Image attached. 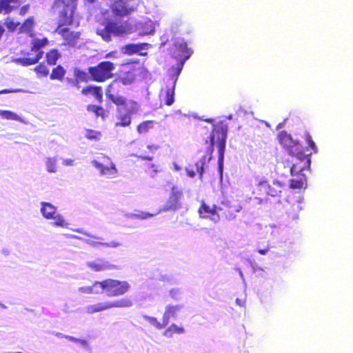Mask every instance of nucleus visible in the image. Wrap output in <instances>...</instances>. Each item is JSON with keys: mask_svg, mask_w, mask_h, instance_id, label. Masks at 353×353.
Instances as JSON below:
<instances>
[{"mask_svg": "<svg viewBox=\"0 0 353 353\" xmlns=\"http://www.w3.org/2000/svg\"><path fill=\"white\" fill-rule=\"evenodd\" d=\"M117 52H112L106 54V58H111V57H116Z\"/></svg>", "mask_w": 353, "mask_h": 353, "instance_id": "58", "label": "nucleus"}, {"mask_svg": "<svg viewBox=\"0 0 353 353\" xmlns=\"http://www.w3.org/2000/svg\"><path fill=\"white\" fill-rule=\"evenodd\" d=\"M132 27L127 21H108L104 26L97 29V34L101 35L103 40L110 41L111 34L121 36L131 32Z\"/></svg>", "mask_w": 353, "mask_h": 353, "instance_id": "5", "label": "nucleus"}, {"mask_svg": "<svg viewBox=\"0 0 353 353\" xmlns=\"http://www.w3.org/2000/svg\"><path fill=\"white\" fill-rule=\"evenodd\" d=\"M142 316L144 320L147 321L150 325L154 326L158 330H161L165 327L163 325V323H161L154 317L149 316L148 315H143Z\"/></svg>", "mask_w": 353, "mask_h": 353, "instance_id": "37", "label": "nucleus"}, {"mask_svg": "<svg viewBox=\"0 0 353 353\" xmlns=\"http://www.w3.org/2000/svg\"><path fill=\"white\" fill-rule=\"evenodd\" d=\"M170 188L172 190V194L168 201L156 212V214H159L163 212L175 211L176 209V194L174 191V187L172 186Z\"/></svg>", "mask_w": 353, "mask_h": 353, "instance_id": "19", "label": "nucleus"}, {"mask_svg": "<svg viewBox=\"0 0 353 353\" xmlns=\"http://www.w3.org/2000/svg\"><path fill=\"white\" fill-rule=\"evenodd\" d=\"M74 159H62L63 164L66 166L74 165Z\"/></svg>", "mask_w": 353, "mask_h": 353, "instance_id": "51", "label": "nucleus"}, {"mask_svg": "<svg viewBox=\"0 0 353 353\" xmlns=\"http://www.w3.org/2000/svg\"><path fill=\"white\" fill-rule=\"evenodd\" d=\"M0 116L7 120H14L17 121L21 123H25L23 119L20 117L19 115H17L14 112L10 111V110H0Z\"/></svg>", "mask_w": 353, "mask_h": 353, "instance_id": "29", "label": "nucleus"}, {"mask_svg": "<svg viewBox=\"0 0 353 353\" xmlns=\"http://www.w3.org/2000/svg\"><path fill=\"white\" fill-rule=\"evenodd\" d=\"M52 220H54V221L51 223L54 227L67 228L69 225V223L67 222V221L61 214L59 213H57L54 216H53Z\"/></svg>", "mask_w": 353, "mask_h": 353, "instance_id": "30", "label": "nucleus"}, {"mask_svg": "<svg viewBox=\"0 0 353 353\" xmlns=\"http://www.w3.org/2000/svg\"><path fill=\"white\" fill-rule=\"evenodd\" d=\"M223 157H224V156H219V160H218L219 169L221 174L222 170H223Z\"/></svg>", "mask_w": 353, "mask_h": 353, "instance_id": "53", "label": "nucleus"}, {"mask_svg": "<svg viewBox=\"0 0 353 353\" xmlns=\"http://www.w3.org/2000/svg\"><path fill=\"white\" fill-rule=\"evenodd\" d=\"M92 94L99 101H101L103 94H102V89L100 87H95L94 88V90L92 92Z\"/></svg>", "mask_w": 353, "mask_h": 353, "instance_id": "46", "label": "nucleus"}, {"mask_svg": "<svg viewBox=\"0 0 353 353\" xmlns=\"http://www.w3.org/2000/svg\"><path fill=\"white\" fill-rule=\"evenodd\" d=\"M60 57L57 50H52L46 54V59L48 63L50 65H54Z\"/></svg>", "mask_w": 353, "mask_h": 353, "instance_id": "35", "label": "nucleus"}, {"mask_svg": "<svg viewBox=\"0 0 353 353\" xmlns=\"http://www.w3.org/2000/svg\"><path fill=\"white\" fill-rule=\"evenodd\" d=\"M77 343H79L82 347H83L85 348H86L88 345V342L84 339H78Z\"/></svg>", "mask_w": 353, "mask_h": 353, "instance_id": "56", "label": "nucleus"}, {"mask_svg": "<svg viewBox=\"0 0 353 353\" xmlns=\"http://www.w3.org/2000/svg\"><path fill=\"white\" fill-rule=\"evenodd\" d=\"M305 139L306 143H307V150L310 151V154H312V152L314 154H316L318 152V148L316 147V145L312 140L311 135L309 134V133H306L305 134Z\"/></svg>", "mask_w": 353, "mask_h": 353, "instance_id": "31", "label": "nucleus"}, {"mask_svg": "<svg viewBox=\"0 0 353 353\" xmlns=\"http://www.w3.org/2000/svg\"><path fill=\"white\" fill-rule=\"evenodd\" d=\"M54 335L57 337H63V338H64V336H65V334H63L61 332H55Z\"/></svg>", "mask_w": 353, "mask_h": 353, "instance_id": "61", "label": "nucleus"}, {"mask_svg": "<svg viewBox=\"0 0 353 353\" xmlns=\"http://www.w3.org/2000/svg\"><path fill=\"white\" fill-rule=\"evenodd\" d=\"M176 313V307L174 305H168L165 308V312L163 315V325L166 326L171 317L174 318Z\"/></svg>", "mask_w": 353, "mask_h": 353, "instance_id": "28", "label": "nucleus"}, {"mask_svg": "<svg viewBox=\"0 0 353 353\" xmlns=\"http://www.w3.org/2000/svg\"><path fill=\"white\" fill-rule=\"evenodd\" d=\"M283 189L284 185L281 181L274 180L272 183H269L268 180L263 179L257 183L258 196H255L254 199L258 203L268 202L270 197L280 199Z\"/></svg>", "mask_w": 353, "mask_h": 353, "instance_id": "2", "label": "nucleus"}, {"mask_svg": "<svg viewBox=\"0 0 353 353\" xmlns=\"http://www.w3.org/2000/svg\"><path fill=\"white\" fill-rule=\"evenodd\" d=\"M279 143L286 149L289 154H303L301 151V145L297 141L293 140L292 135L285 130L281 131L278 135Z\"/></svg>", "mask_w": 353, "mask_h": 353, "instance_id": "10", "label": "nucleus"}, {"mask_svg": "<svg viewBox=\"0 0 353 353\" xmlns=\"http://www.w3.org/2000/svg\"><path fill=\"white\" fill-rule=\"evenodd\" d=\"M33 26H34L33 18L32 17L29 18L21 26V32H29L31 31Z\"/></svg>", "mask_w": 353, "mask_h": 353, "instance_id": "41", "label": "nucleus"}, {"mask_svg": "<svg viewBox=\"0 0 353 353\" xmlns=\"http://www.w3.org/2000/svg\"><path fill=\"white\" fill-rule=\"evenodd\" d=\"M92 294H106V279L103 281H94L91 285Z\"/></svg>", "mask_w": 353, "mask_h": 353, "instance_id": "27", "label": "nucleus"}, {"mask_svg": "<svg viewBox=\"0 0 353 353\" xmlns=\"http://www.w3.org/2000/svg\"><path fill=\"white\" fill-rule=\"evenodd\" d=\"M175 332H176V326L173 323L169 329L165 331L164 335L170 337Z\"/></svg>", "mask_w": 353, "mask_h": 353, "instance_id": "49", "label": "nucleus"}, {"mask_svg": "<svg viewBox=\"0 0 353 353\" xmlns=\"http://www.w3.org/2000/svg\"><path fill=\"white\" fill-rule=\"evenodd\" d=\"M132 305L133 303L130 299L123 298L113 301H107L99 303L94 305H89L86 306L85 310L88 314H94L112 307H130Z\"/></svg>", "mask_w": 353, "mask_h": 353, "instance_id": "7", "label": "nucleus"}, {"mask_svg": "<svg viewBox=\"0 0 353 353\" xmlns=\"http://www.w3.org/2000/svg\"><path fill=\"white\" fill-rule=\"evenodd\" d=\"M67 80H68V83H70L72 85H73L77 88H79V81L77 79H76V78L74 79H68Z\"/></svg>", "mask_w": 353, "mask_h": 353, "instance_id": "52", "label": "nucleus"}, {"mask_svg": "<svg viewBox=\"0 0 353 353\" xmlns=\"http://www.w3.org/2000/svg\"><path fill=\"white\" fill-rule=\"evenodd\" d=\"M299 178H292L289 181V187L291 189H301L306 186L307 179L304 174Z\"/></svg>", "mask_w": 353, "mask_h": 353, "instance_id": "24", "label": "nucleus"}, {"mask_svg": "<svg viewBox=\"0 0 353 353\" xmlns=\"http://www.w3.org/2000/svg\"><path fill=\"white\" fill-rule=\"evenodd\" d=\"M64 338L72 341V342H74V343L77 342V339H78L77 338H75V337L70 336V335L64 336Z\"/></svg>", "mask_w": 353, "mask_h": 353, "instance_id": "57", "label": "nucleus"}, {"mask_svg": "<svg viewBox=\"0 0 353 353\" xmlns=\"http://www.w3.org/2000/svg\"><path fill=\"white\" fill-rule=\"evenodd\" d=\"M92 164L99 170L100 176L112 178L115 176L117 173L115 165L109 161L108 158H104L101 162L94 160L92 161Z\"/></svg>", "mask_w": 353, "mask_h": 353, "instance_id": "14", "label": "nucleus"}, {"mask_svg": "<svg viewBox=\"0 0 353 353\" xmlns=\"http://www.w3.org/2000/svg\"><path fill=\"white\" fill-rule=\"evenodd\" d=\"M57 157L54 156L52 157L48 158L46 161V167L48 172L54 173L57 172Z\"/></svg>", "mask_w": 353, "mask_h": 353, "instance_id": "33", "label": "nucleus"}, {"mask_svg": "<svg viewBox=\"0 0 353 353\" xmlns=\"http://www.w3.org/2000/svg\"><path fill=\"white\" fill-rule=\"evenodd\" d=\"M137 7L134 0H115L112 6V12L119 16L129 14Z\"/></svg>", "mask_w": 353, "mask_h": 353, "instance_id": "13", "label": "nucleus"}, {"mask_svg": "<svg viewBox=\"0 0 353 353\" xmlns=\"http://www.w3.org/2000/svg\"><path fill=\"white\" fill-rule=\"evenodd\" d=\"M74 231L82 234L91 239H83L79 236L74 234H66L68 238L76 239L83 241L87 245L94 248H98L99 246H103L107 248H117L122 245V243L113 240L109 242H103V238L100 236L93 235L91 233L86 232L83 228H79L74 230Z\"/></svg>", "mask_w": 353, "mask_h": 353, "instance_id": "4", "label": "nucleus"}, {"mask_svg": "<svg viewBox=\"0 0 353 353\" xmlns=\"http://www.w3.org/2000/svg\"><path fill=\"white\" fill-rule=\"evenodd\" d=\"M84 135L87 139L91 141H98L101 137V134L99 132L92 130H86L85 131Z\"/></svg>", "mask_w": 353, "mask_h": 353, "instance_id": "39", "label": "nucleus"}, {"mask_svg": "<svg viewBox=\"0 0 353 353\" xmlns=\"http://www.w3.org/2000/svg\"><path fill=\"white\" fill-rule=\"evenodd\" d=\"M85 265L90 270L96 272L119 270L121 269L119 265L113 264L103 258H97L94 261H87Z\"/></svg>", "mask_w": 353, "mask_h": 353, "instance_id": "12", "label": "nucleus"}, {"mask_svg": "<svg viewBox=\"0 0 353 353\" xmlns=\"http://www.w3.org/2000/svg\"><path fill=\"white\" fill-rule=\"evenodd\" d=\"M30 6L29 5H25L20 9L19 14L21 15H25L29 10Z\"/></svg>", "mask_w": 353, "mask_h": 353, "instance_id": "54", "label": "nucleus"}, {"mask_svg": "<svg viewBox=\"0 0 353 353\" xmlns=\"http://www.w3.org/2000/svg\"><path fill=\"white\" fill-rule=\"evenodd\" d=\"M236 302L240 306H243L245 305V301H242V300H241L239 299H236Z\"/></svg>", "mask_w": 353, "mask_h": 353, "instance_id": "59", "label": "nucleus"}, {"mask_svg": "<svg viewBox=\"0 0 353 353\" xmlns=\"http://www.w3.org/2000/svg\"><path fill=\"white\" fill-rule=\"evenodd\" d=\"M130 289V283L126 281L106 279V295L108 296H119L123 295Z\"/></svg>", "mask_w": 353, "mask_h": 353, "instance_id": "9", "label": "nucleus"}, {"mask_svg": "<svg viewBox=\"0 0 353 353\" xmlns=\"http://www.w3.org/2000/svg\"><path fill=\"white\" fill-rule=\"evenodd\" d=\"M34 72L37 74L38 77H46L49 73V70L44 63H41L34 69Z\"/></svg>", "mask_w": 353, "mask_h": 353, "instance_id": "38", "label": "nucleus"}, {"mask_svg": "<svg viewBox=\"0 0 353 353\" xmlns=\"http://www.w3.org/2000/svg\"><path fill=\"white\" fill-rule=\"evenodd\" d=\"M74 77L76 79H77L79 81H87L88 79V74L79 69L74 70Z\"/></svg>", "mask_w": 353, "mask_h": 353, "instance_id": "44", "label": "nucleus"}, {"mask_svg": "<svg viewBox=\"0 0 353 353\" xmlns=\"http://www.w3.org/2000/svg\"><path fill=\"white\" fill-rule=\"evenodd\" d=\"M94 86L89 85L82 90V93L85 95L92 94Z\"/></svg>", "mask_w": 353, "mask_h": 353, "instance_id": "50", "label": "nucleus"}, {"mask_svg": "<svg viewBox=\"0 0 353 353\" xmlns=\"http://www.w3.org/2000/svg\"><path fill=\"white\" fill-rule=\"evenodd\" d=\"M204 165L205 162L203 161H199L196 162L194 165L195 169L191 167L186 169L187 174L190 177H194L196 174H198L200 177H202L204 173Z\"/></svg>", "mask_w": 353, "mask_h": 353, "instance_id": "23", "label": "nucleus"}, {"mask_svg": "<svg viewBox=\"0 0 353 353\" xmlns=\"http://www.w3.org/2000/svg\"><path fill=\"white\" fill-rule=\"evenodd\" d=\"M117 119L118 121L116 123L117 126L126 127L131 123V116L127 113L123 108H117Z\"/></svg>", "mask_w": 353, "mask_h": 353, "instance_id": "21", "label": "nucleus"}, {"mask_svg": "<svg viewBox=\"0 0 353 353\" xmlns=\"http://www.w3.org/2000/svg\"><path fill=\"white\" fill-rule=\"evenodd\" d=\"M9 92H10V91L8 90H3L0 91V94H2V93H9Z\"/></svg>", "mask_w": 353, "mask_h": 353, "instance_id": "64", "label": "nucleus"}, {"mask_svg": "<svg viewBox=\"0 0 353 353\" xmlns=\"http://www.w3.org/2000/svg\"><path fill=\"white\" fill-rule=\"evenodd\" d=\"M87 110L89 112H92L96 113V114L97 116L100 115L103 111V109L101 108L98 107L97 105H88Z\"/></svg>", "mask_w": 353, "mask_h": 353, "instance_id": "47", "label": "nucleus"}, {"mask_svg": "<svg viewBox=\"0 0 353 353\" xmlns=\"http://www.w3.org/2000/svg\"><path fill=\"white\" fill-rule=\"evenodd\" d=\"M269 249H270V247H269V245H268L267 246H265V247H264V248H259V249L257 250V252H258L259 254H261L263 255V254H267V253H268V252Z\"/></svg>", "mask_w": 353, "mask_h": 353, "instance_id": "55", "label": "nucleus"}, {"mask_svg": "<svg viewBox=\"0 0 353 353\" xmlns=\"http://www.w3.org/2000/svg\"><path fill=\"white\" fill-rule=\"evenodd\" d=\"M48 43V39L46 38L44 39H34L32 41V49L31 52L33 54H38L39 52H43V51L41 50V48L46 46Z\"/></svg>", "mask_w": 353, "mask_h": 353, "instance_id": "25", "label": "nucleus"}, {"mask_svg": "<svg viewBox=\"0 0 353 353\" xmlns=\"http://www.w3.org/2000/svg\"><path fill=\"white\" fill-rule=\"evenodd\" d=\"M147 43H130L123 46L121 48V52L126 54H132L139 53L141 55H145L146 53H142L141 51L146 49Z\"/></svg>", "mask_w": 353, "mask_h": 353, "instance_id": "18", "label": "nucleus"}, {"mask_svg": "<svg viewBox=\"0 0 353 353\" xmlns=\"http://www.w3.org/2000/svg\"><path fill=\"white\" fill-rule=\"evenodd\" d=\"M219 210L223 212V214L226 219H233L235 213L239 212V208L228 205H225L224 208L216 207L215 204L210 206L204 201H202L198 209V213L202 219H210L216 222L220 219V215L218 213Z\"/></svg>", "mask_w": 353, "mask_h": 353, "instance_id": "3", "label": "nucleus"}, {"mask_svg": "<svg viewBox=\"0 0 353 353\" xmlns=\"http://www.w3.org/2000/svg\"><path fill=\"white\" fill-rule=\"evenodd\" d=\"M28 57L25 58H14L12 60L16 64H19L23 66H28L37 63L43 57V52H39L37 55L33 56V54L28 53Z\"/></svg>", "mask_w": 353, "mask_h": 353, "instance_id": "17", "label": "nucleus"}, {"mask_svg": "<svg viewBox=\"0 0 353 353\" xmlns=\"http://www.w3.org/2000/svg\"><path fill=\"white\" fill-rule=\"evenodd\" d=\"M57 208L50 203L41 202L40 212L46 219H52L53 216L57 213Z\"/></svg>", "mask_w": 353, "mask_h": 353, "instance_id": "20", "label": "nucleus"}, {"mask_svg": "<svg viewBox=\"0 0 353 353\" xmlns=\"http://www.w3.org/2000/svg\"><path fill=\"white\" fill-rule=\"evenodd\" d=\"M78 291L79 293H81V294H92L91 286L80 287L78 288Z\"/></svg>", "mask_w": 353, "mask_h": 353, "instance_id": "48", "label": "nucleus"}, {"mask_svg": "<svg viewBox=\"0 0 353 353\" xmlns=\"http://www.w3.org/2000/svg\"><path fill=\"white\" fill-rule=\"evenodd\" d=\"M5 26L8 29H9L10 31H14L16 30V28L20 25L19 22H14L10 18H8L5 21Z\"/></svg>", "mask_w": 353, "mask_h": 353, "instance_id": "45", "label": "nucleus"}, {"mask_svg": "<svg viewBox=\"0 0 353 353\" xmlns=\"http://www.w3.org/2000/svg\"><path fill=\"white\" fill-rule=\"evenodd\" d=\"M148 148L150 149V152H154L157 150V146H154V145L148 146Z\"/></svg>", "mask_w": 353, "mask_h": 353, "instance_id": "60", "label": "nucleus"}, {"mask_svg": "<svg viewBox=\"0 0 353 353\" xmlns=\"http://www.w3.org/2000/svg\"><path fill=\"white\" fill-rule=\"evenodd\" d=\"M134 80V75L132 74L128 73L124 75L123 77L119 78V81L121 82L123 85H127L132 83Z\"/></svg>", "mask_w": 353, "mask_h": 353, "instance_id": "42", "label": "nucleus"}, {"mask_svg": "<svg viewBox=\"0 0 353 353\" xmlns=\"http://www.w3.org/2000/svg\"><path fill=\"white\" fill-rule=\"evenodd\" d=\"M192 53V49L188 46L187 43L183 42L178 46V76L180 75L183 65L187 61Z\"/></svg>", "mask_w": 353, "mask_h": 353, "instance_id": "15", "label": "nucleus"}, {"mask_svg": "<svg viewBox=\"0 0 353 353\" xmlns=\"http://www.w3.org/2000/svg\"><path fill=\"white\" fill-rule=\"evenodd\" d=\"M58 34H61L65 41L64 44L74 47L77 44V40L79 39L80 34L79 32L70 31L67 28H58L57 30Z\"/></svg>", "mask_w": 353, "mask_h": 353, "instance_id": "16", "label": "nucleus"}, {"mask_svg": "<svg viewBox=\"0 0 353 353\" xmlns=\"http://www.w3.org/2000/svg\"><path fill=\"white\" fill-rule=\"evenodd\" d=\"M174 85L172 89L168 90L166 92L165 103L168 105H170L174 103Z\"/></svg>", "mask_w": 353, "mask_h": 353, "instance_id": "43", "label": "nucleus"}, {"mask_svg": "<svg viewBox=\"0 0 353 353\" xmlns=\"http://www.w3.org/2000/svg\"><path fill=\"white\" fill-rule=\"evenodd\" d=\"M183 332H184V330H183V327H178V333H182Z\"/></svg>", "mask_w": 353, "mask_h": 353, "instance_id": "63", "label": "nucleus"}, {"mask_svg": "<svg viewBox=\"0 0 353 353\" xmlns=\"http://www.w3.org/2000/svg\"><path fill=\"white\" fill-rule=\"evenodd\" d=\"M109 99L116 105H121V107L124 106L125 103L127 102L125 99L122 96H114L113 94L109 95Z\"/></svg>", "mask_w": 353, "mask_h": 353, "instance_id": "40", "label": "nucleus"}, {"mask_svg": "<svg viewBox=\"0 0 353 353\" xmlns=\"http://www.w3.org/2000/svg\"><path fill=\"white\" fill-rule=\"evenodd\" d=\"M77 0H55L53 9L59 14L60 20L64 24H72L76 8Z\"/></svg>", "mask_w": 353, "mask_h": 353, "instance_id": "6", "label": "nucleus"}, {"mask_svg": "<svg viewBox=\"0 0 353 353\" xmlns=\"http://www.w3.org/2000/svg\"><path fill=\"white\" fill-rule=\"evenodd\" d=\"M114 69V64L110 61H103L97 67L89 68V72L97 81H104L112 77L111 72Z\"/></svg>", "mask_w": 353, "mask_h": 353, "instance_id": "8", "label": "nucleus"}, {"mask_svg": "<svg viewBox=\"0 0 353 353\" xmlns=\"http://www.w3.org/2000/svg\"><path fill=\"white\" fill-rule=\"evenodd\" d=\"M19 0H0V13L7 14L16 9Z\"/></svg>", "mask_w": 353, "mask_h": 353, "instance_id": "22", "label": "nucleus"}, {"mask_svg": "<svg viewBox=\"0 0 353 353\" xmlns=\"http://www.w3.org/2000/svg\"><path fill=\"white\" fill-rule=\"evenodd\" d=\"M228 125L224 121H220L213 125V130L205 141V153L212 154L216 147L218 154H224L225 143L228 138Z\"/></svg>", "mask_w": 353, "mask_h": 353, "instance_id": "1", "label": "nucleus"}, {"mask_svg": "<svg viewBox=\"0 0 353 353\" xmlns=\"http://www.w3.org/2000/svg\"><path fill=\"white\" fill-rule=\"evenodd\" d=\"M125 111L128 113L130 116L132 114H137L140 110V105L134 101H128L124 106H122Z\"/></svg>", "mask_w": 353, "mask_h": 353, "instance_id": "26", "label": "nucleus"}, {"mask_svg": "<svg viewBox=\"0 0 353 353\" xmlns=\"http://www.w3.org/2000/svg\"><path fill=\"white\" fill-rule=\"evenodd\" d=\"M155 215H157L156 213L152 214V213L146 212H139L137 214L130 213V214H128L127 216L130 218L145 220V219H148V218L153 217Z\"/></svg>", "mask_w": 353, "mask_h": 353, "instance_id": "34", "label": "nucleus"}, {"mask_svg": "<svg viewBox=\"0 0 353 353\" xmlns=\"http://www.w3.org/2000/svg\"><path fill=\"white\" fill-rule=\"evenodd\" d=\"M290 172L291 175L304 174V170H309L311 161L310 156H292Z\"/></svg>", "mask_w": 353, "mask_h": 353, "instance_id": "11", "label": "nucleus"}, {"mask_svg": "<svg viewBox=\"0 0 353 353\" xmlns=\"http://www.w3.org/2000/svg\"><path fill=\"white\" fill-rule=\"evenodd\" d=\"M0 307L3 309H7V306L1 302H0Z\"/></svg>", "mask_w": 353, "mask_h": 353, "instance_id": "62", "label": "nucleus"}, {"mask_svg": "<svg viewBox=\"0 0 353 353\" xmlns=\"http://www.w3.org/2000/svg\"><path fill=\"white\" fill-rule=\"evenodd\" d=\"M153 127V122L152 121H146L141 123H140L137 127V131L139 133H145L147 132L150 129L152 128Z\"/></svg>", "mask_w": 353, "mask_h": 353, "instance_id": "36", "label": "nucleus"}, {"mask_svg": "<svg viewBox=\"0 0 353 353\" xmlns=\"http://www.w3.org/2000/svg\"><path fill=\"white\" fill-rule=\"evenodd\" d=\"M65 74V70L61 65H58L57 68L52 70L50 75L51 79L61 80Z\"/></svg>", "mask_w": 353, "mask_h": 353, "instance_id": "32", "label": "nucleus"}]
</instances>
